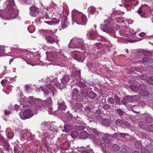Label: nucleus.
Masks as SVG:
<instances>
[{
    "label": "nucleus",
    "instance_id": "f257e3e1",
    "mask_svg": "<svg viewBox=\"0 0 153 153\" xmlns=\"http://www.w3.org/2000/svg\"><path fill=\"white\" fill-rule=\"evenodd\" d=\"M104 24H101L100 25V28L101 30L107 33H108L111 36H113L114 37H116L117 36L116 34V33H117L119 32L120 36H123V37H120L118 39V41L122 43H127V42L129 41L128 38L130 37L133 38L135 36V34L136 33V32H130V33H124L122 31H117L116 32H114L113 27L111 26L110 22L108 19L105 20L104 22Z\"/></svg>",
    "mask_w": 153,
    "mask_h": 153
},
{
    "label": "nucleus",
    "instance_id": "f03ea898",
    "mask_svg": "<svg viewBox=\"0 0 153 153\" xmlns=\"http://www.w3.org/2000/svg\"><path fill=\"white\" fill-rule=\"evenodd\" d=\"M72 16L73 19L78 24L84 25L87 22V19L86 16L77 10H72Z\"/></svg>",
    "mask_w": 153,
    "mask_h": 153
},
{
    "label": "nucleus",
    "instance_id": "7ed1b4c3",
    "mask_svg": "<svg viewBox=\"0 0 153 153\" xmlns=\"http://www.w3.org/2000/svg\"><path fill=\"white\" fill-rule=\"evenodd\" d=\"M84 45V42L82 39L74 38L71 40L68 45V48L73 49L80 48L84 50V49L83 46Z\"/></svg>",
    "mask_w": 153,
    "mask_h": 153
},
{
    "label": "nucleus",
    "instance_id": "20e7f679",
    "mask_svg": "<svg viewBox=\"0 0 153 153\" xmlns=\"http://www.w3.org/2000/svg\"><path fill=\"white\" fill-rule=\"evenodd\" d=\"M87 91L85 93L82 92L80 94L77 95L78 93V91L77 89L74 88L72 91V96L71 97V101L73 100H76L77 101H81L83 98V97H85L87 96Z\"/></svg>",
    "mask_w": 153,
    "mask_h": 153
},
{
    "label": "nucleus",
    "instance_id": "39448f33",
    "mask_svg": "<svg viewBox=\"0 0 153 153\" xmlns=\"http://www.w3.org/2000/svg\"><path fill=\"white\" fill-rule=\"evenodd\" d=\"M70 79V75L67 74H65L60 80L56 83V86L61 89L64 88L69 81Z\"/></svg>",
    "mask_w": 153,
    "mask_h": 153
},
{
    "label": "nucleus",
    "instance_id": "423d86ee",
    "mask_svg": "<svg viewBox=\"0 0 153 153\" xmlns=\"http://www.w3.org/2000/svg\"><path fill=\"white\" fill-rule=\"evenodd\" d=\"M45 104L49 106L52 105V99L50 97L47 98L45 101H42L40 100V101L39 102V105L35 106L36 107V110L37 111L43 110V109L45 107Z\"/></svg>",
    "mask_w": 153,
    "mask_h": 153
},
{
    "label": "nucleus",
    "instance_id": "0eeeda50",
    "mask_svg": "<svg viewBox=\"0 0 153 153\" xmlns=\"http://www.w3.org/2000/svg\"><path fill=\"white\" fill-rule=\"evenodd\" d=\"M42 125L44 126L42 131L43 134L45 137H47L48 136H49L53 134L54 132V130H52V128H50V124L48 122H43L42 123Z\"/></svg>",
    "mask_w": 153,
    "mask_h": 153
},
{
    "label": "nucleus",
    "instance_id": "6e6552de",
    "mask_svg": "<svg viewBox=\"0 0 153 153\" xmlns=\"http://www.w3.org/2000/svg\"><path fill=\"white\" fill-rule=\"evenodd\" d=\"M99 137L101 138L103 141L107 144L110 143L113 140L112 136L108 133H103L101 132Z\"/></svg>",
    "mask_w": 153,
    "mask_h": 153
},
{
    "label": "nucleus",
    "instance_id": "1a4fd4ad",
    "mask_svg": "<svg viewBox=\"0 0 153 153\" xmlns=\"http://www.w3.org/2000/svg\"><path fill=\"white\" fill-rule=\"evenodd\" d=\"M59 54L61 56H63L64 55L62 51H60L59 52H52L48 53L47 54V59L50 62L53 61L57 58V56H59Z\"/></svg>",
    "mask_w": 153,
    "mask_h": 153
},
{
    "label": "nucleus",
    "instance_id": "9d476101",
    "mask_svg": "<svg viewBox=\"0 0 153 153\" xmlns=\"http://www.w3.org/2000/svg\"><path fill=\"white\" fill-rule=\"evenodd\" d=\"M18 14V11L16 8H9L8 12L7 15V19L15 18Z\"/></svg>",
    "mask_w": 153,
    "mask_h": 153
},
{
    "label": "nucleus",
    "instance_id": "9b49d317",
    "mask_svg": "<svg viewBox=\"0 0 153 153\" xmlns=\"http://www.w3.org/2000/svg\"><path fill=\"white\" fill-rule=\"evenodd\" d=\"M34 115V113L30 109H27L24 111L20 115L21 118L23 120L29 118Z\"/></svg>",
    "mask_w": 153,
    "mask_h": 153
},
{
    "label": "nucleus",
    "instance_id": "f8f14e48",
    "mask_svg": "<svg viewBox=\"0 0 153 153\" xmlns=\"http://www.w3.org/2000/svg\"><path fill=\"white\" fill-rule=\"evenodd\" d=\"M137 12L142 18H147L150 16V12L143 10L141 7H140L139 10H137Z\"/></svg>",
    "mask_w": 153,
    "mask_h": 153
},
{
    "label": "nucleus",
    "instance_id": "ddd939ff",
    "mask_svg": "<svg viewBox=\"0 0 153 153\" xmlns=\"http://www.w3.org/2000/svg\"><path fill=\"white\" fill-rule=\"evenodd\" d=\"M87 54L88 53L86 52L84 54L82 53H75L74 55V58L78 62H82L85 60V55Z\"/></svg>",
    "mask_w": 153,
    "mask_h": 153
},
{
    "label": "nucleus",
    "instance_id": "4468645a",
    "mask_svg": "<svg viewBox=\"0 0 153 153\" xmlns=\"http://www.w3.org/2000/svg\"><path fill=\"white\" fill-rule=\"evenodd\" d=\"M30 13L33 17H36L39 13V8L36 6H32L30 8Z\"/></svg>",
    "mask_w": 153,
    "mask_h": 153
},
{
    "label": "nucleus",
    "instance_id": "2eb2a0df",
    "mask_svg": "<svg viewBox=\"0 0 153 153\" xmlns=\"http://www.w3.org/2000/svg\"><path fill=\"white\" fill-rule=\"evenodd\" d=\"M5 4L7 6V8H8V10H9V8H16V7L15 5V4L14 0H7L5 2Z\"/></svg>",
    "mask_w": 153,
    "mask_h": 153
},
{
    "label": "nucleus",
    "instance_id": "dca6fc26",
    "mask_svg": "<svg viewBox=\"0 0 153 153\" xmlns=\"http://www.w3.org/2000/svg\"><path fill=\"white\" fill-rule=\"evenodd\" d=\"M58 105V110H60L65 114V113L64 111H65V110L66 108V106L65 105V102H60L58 101L57 103Z\"/></svg>",
    "mask_w": 153,
    "mask_h": 153
},
{
    "label": "nucleus",
    "instance_id": "f3484780",
    "mask_svg": "<svg viewBox=\"0 0 153 153\" xmlns=\"http://www.w3.org/2000/svg\"><path fill=\"white\" fill-rule=\"evenodd\" d=\"M0 145L4 147L6 150H9V145L3 137L0 138Z\"/></svg>",
    "mask_w": 153,
    "mask_h": 153
},
{
    "label": "nucleus",
    "instance_id": "a211bd4d",
    "mask_svg": "<svg viewBox=\"0 0 153 153\" xmlns=\"http://www.w3.org/2000/svg\"><path fill=\"white\" fill-rule=\"evenodd\" d=\"M61 27L63 29L66 28L69 25L67 21V18L66 17L61 18Z\"/></svg>",
    "mask_w": 153,
    "mask_h": 153
},
{
    "label": "nucleus",
    "instance_id": "6ab92c4d",
    "mask_svg": "<svg viewBox=\"0 0 153 153\" xmlns=\"http://www.w3.org/2000/svg\"><path fill=\"white\" fill-rule=\"evenodd\" d=\"M39 101H40L39 99H37V100H36V99H35L33 97L30 96L28 98V102L30 105H33L37 102L39 103Z\"/></svg>",
    "mask_w": 153,
    "mask_h": 153
},
{
    "label": "nucleus",
    "instance_id": "aec40b11",
    "mask_svg": "<svg viewBox=\"0 0 153 153\" xmlns=\"http://www.w3.org/2000/svg\"><path fill=\"white\" fill-rule=\"evenodd\" d=\"M39 89L43 91L45 94V96L50 97L52 96L53 95V93L51 90H50L49 91L47 89L43 90V89L41 87H40Z\"/></svg>",
    "mask_w": 153,
    "mask_h": 153
},
{
    "label": "nucleus",
    "instance_id": "412c9836",
    "mask_svg": "<svg viewBox=\"0 0 153 153\" xmlns=\"http://www.w3.org/2000/svg\"><path fill=\"white\" fill-rule=\"evenodd\" d=\"M135 1V0H125L124 3L125 7H126L131 6L132 4H134V2Z\"/></svg>",
    "mask_w": 153,
    "mask_h": 153
},
{
    "label": "nucleus",
    "instance_id": "4be33fe9",
    "mask_svg": "<svg viewBox=\"0 0 153 153\" xmlns=\"http://www.w3.org/2000/svg\"><path fill=\"white\" fill-rule=\"evenodd\" d=\"M87 130L88 131L91 133H94L98 137H99L101 132L97 131L96 128H91L88 127L87 128Z\"/></svg>",
    "mask_w": 153,
    "mask_h": 153
},
{
    "label": "nucleus",
    "instance_id": "5701e85b",
    "mask_svg": "<svg viewBox=\"0 0 153 153\" xmlns=\"http://www.w3.org/2000/svg\"><path fill=\"white\" fill-rule=\"evenodd\" d=\"M104 45L107 48L111 47L112 46V44L110 41L106 38H104L102 41Z\"/></svg>",
    "mask_w": 153,
    "mask_h": 153
},
{
    "label": "nucleus",
    "instance_id": "b1692460",
    "mask_svg": "<svg viewBox=\"0 0 153 153\" xmlns=\"http://www.w3.org/2000/svg\"><path fill=\"white\" fill-rule=\"evenodd\" d=\"M131 101V97L130 96H128L123 98L122 101H121L122 104H126L128 103Z\"/></svg>",
    "mask_w": 153,
    "mask_h": 153
},
{
    "label": "nucleus",
    "instance_id": "393cba45",
    "mask_svg": "<svg viewBox=\"0 0 153 153\" xmlns=\"http://www.w3.org/2000/svg\"><path fill=\"white\" fill-rule=\"evenodd\" d=\"M72 129L73 127L71 125L65 124L64 125V129H62V131L67 132L71 130Z\"/></svg>",
    "mask_w": 153,
    "mask_h": 153
},
{
    "label": "nucleus",
    "instance_id": "a878e982",
    "mask_svg": "<svg viewBox=\"0 0 153 153\" xmlns=\"http://www.w3.org/2000/svg\"><path fill=\"white\" fill-rule=\"evenodd\" d=\"M97 33L96 32L91 33L90 31H89L87 34V37L89 38L92 39H95V37Z\"/></svg>",
    "mask_w": 153,
    "mask_h": 153
},
{
    "label": "nucleus",
    "instance_id": "bb28decb",
    "mask_svg": "<svg viewBox=\"0 0 153 153\" xmlns=\"http://www.w3.org/2000/svg\"><path fill=\"white\" fill-rule=\"evenodd\" d=\"M19 1L22 4H32L34 3L33 0H19Z\"/></svg>",
    "mask_w": 153,
    "mask_h": 153
},
{
    "label": "nucleus",
    "instance_id": "cd10ccee",
    "mask_svg": "<svg viewBox=\"0 0 153 153\" xmlns=\"http://www.w3.org/2000/svg\"><path fill=\"white\" fill-rule=\"evenodd\" d=\"M88 136V133L86 131L81 132L79 134V137L81 139H85Z\"/></svg>",
    "mask_w": 153,
    "mask_h": 153
},
{
    "label": "nucleus",
    "instance_id": "c85d7f7f",
    "mask_svg": "<svg viewBox=\"0 0 153 153\" xmlns=\"http://www.w3.org/2000/svg\"><path fill=\"white\" fill-rule=\"evenodd\" d=\"M44 22L50 25H55L58 24L59 22V20L55 21L54 20H51L49 21H44Z\"/></svg>",
    "mask_w": 153,
    "mask_h": 153
},
{
    "label": "nucleus",
    "instance_id": "c756f323",
    "mask_svg": "<svg viewBox=\"0 0 153 153\" xmlns=\"http://www.w3.org/2000/svg\"><path fill=\"white\" fill-rule=\"evenodd\" d=\"M45 39L48 42L51 43H53L55 41L54 39L50 36H46Z\"/></svg>",
    "mask_w": 153,
    "mask_h": 153
},
{
    "label": "nucleus",
    "instance_id": "7c9ffc66",
    "mask_svg": "<svg viewBox=\"0 0 153 153\" xmlns=\"http://www.w3.org/2000/svg\"><path fill=\"white\" fill-rule=\"evenodd\" d=\"M139 94L143 97L147 96L149 94L148 91L146 90H142L139 92Z\"/></svg>",
    "mask_w": 153,
    "mask_h": 153
},
{
    "label": "nucleus",
    "instance_id": "2f4dec72",
    "mask_svg": "<svg viewBox=\"0 0 153 153\" xmlns=\"http://www.w3.org/2000/svg\"><path fill=\"white\" fill-rule=\"evenodd\" d=\"M145 120L148 123H151L152 121V118L151 116L149 115H147L145 118Z\"/></svg>",
    "mask_w": 153,
    "mask_h": 153
},
{
    "label": "nucleus",
    "instance_id": "473e14b6",
    "mask_svg": "<svg viewBox=\"0 0 153 153\" xmlns=\"http://www.w3.org/2000/svg\"><path fill=\"white\" fill-rule=\"evenodd\" d=\"M73 117V115L70 114L68 111H67L65 116V118L68 121L71 120Z\"/></svg>",
    "mask_w": 153,
    "mask_h": 153
},
{
    "label": "nucleus",
    "instance_id": "72a5a7b5",
    "mask_svg": "<svg viewBox=\"0 0 153 153\" xmlns=\"http://www.w3.org/2000/svg\"><path fill=\"white\" fill-rule=\"evenodd\" d=\"M88 12L91 14H93L95 12V8L93 6L89 7L88 9Z\"/></svg>",
    "mask_w": 153,
    "mask_h": 153
},
{
    "label": "nucleus",
    "instance_id": "f704fd0d",
    "mask_svg": "<svg viewBox=\"0 0 153 153\" xmlns=\"http://www.w3.org/2000/svg\"><path fill=\"white\" fill-rule=\"evenodd\" d=\"M85 127L84 126V125H82L81 126H75L74 128L76 130H79V131H81L83 130L85 128Z\"/></svg>",
    "mask_w": 153,
    "mask_h": 153
},
{
    "label": "nucleus",
    "instance_id": "c9c22d12",
    "mask_svg": "<svg viewBox=\"0 0 153 153\" xmlns=\"http://www.w3.org/2000/svg\"><path fill=\"white\" fill-rule=\"evenodd\" d=\"M56 4L53 2H51L49 5V7H46V9L48 10V7L50 9H53L56 8Z\"/></svg>",
    "mask_w": 153,
    "mask_h": 153
},
{
    "label": "nucleus",
    "instance_id": "e433bc0d",
    "mask_svg": "<svg viewBox=\"0 0 153 153\" xmlns=\"http://www.w3.org/2000/svg\"><path fill=\"white\" fill-rule=\"evenodd\" d=\"M126 19L121 17H118L116 19L117 21L120 23H123L126 21Z\"/></svg>",
    "mask_w": 153,
    "mask_h": 153
},
{
    "label": "nucleus",
    "instance_id": "4c0bfd02",
    "mask_svg": "<svg viewBox=\"0 0 153 153\" xmlns=\"http://www.w3.org/2000/svg\"><path fill=\"white\" fill-rule=\"evenodd\" d=\"M79 133L75 131H72L71 133V136L73 138L77 137Z\"/></svg>",
    "mask_w": 153,
    "mask_h": 153
},
{
    "label": "nucleus",
    "instance_id": "58836bf2",
    "mask_svg": "<svg viewBox=\"0 0 153 153\" xmlns=\"http://www.w3.org/2000/svg\"><path fill=\"white\" fill-rule=\"evenodd\" d=\"M95 94L92 91L89 94L88 97L90 99H92L95 97Z\"/></svg>",
    "mask_w": 153,
    "mask_h": 153
},
{
    "label": "nucleus",
    "instance_id": "ea45409f",
    "mask_svg": "<svg viewBox=\"0 0 153 153\" xmlns=\"http://www.w3.org/2000/svg\"><path fill=\"white\" fill-rule=\"evenodd\" d=\"M130 88L134 92L139 91V88L137 86H135L134 85H131L130 86Z\"/></svg>",
    "mask_w": 153,
    "mask_h": 153
},
{
    "label": "nucleus",
    "instance_id": "a19ab883",
    "mask_svg": "<svg viewBox=\"0 0 153 153\" xmlns=\"http://www.w3.org/2000/svg\"><path fill=\"white\" fill-rule=\"evenodd\" d=\"M26 136L27 140H30L32 139V134L30 132L26 131Z\"/></svg>",
    "mask_w": 153,
    "mask_h": 153
},
{
    "label": "nucleus",
    "instance_id": "79ce46f5",
    "mask_svg": "<svg viewBox=\"0 0 153 153\" xmlns=\"http://www.w3.org/2000/svg\"><path fill=\"white\" fill-rule=\"evenodd\" d=\"M12 108H10V106L9 107V109L10 110H13L14 109H15L16 110V111H17L19 109V106L16 105L14 106H12Z\"/></svg>",
    "mask_w": 153,
    "mask_h": 153
},
{
    "label": "nucleus",
    "instance_id": "37998d69",
    "mask_svg": "<svg viewBox=\"0 0 153 153\" xmlns=\"http://www.w3.org/2000/svg\"><path fill=\"white\" fill-rule=\"evenodd\" d=\"M140 99V97L138 95H134L131 97V101H136Z\"/></svg>",
    "mask_w": 153,
    "mask_h": 153
},
{
    "label": "nucleus",
    "instance_id": "c03bdc74",
    "mask_svg": "<svg viewBox=\"0 0 153 153\" xmlns=\"http://www.w3.org/2000/svg\"><path fill=\"white\" fill-rule=\"evenodd\" d=\"M34 27L33 26H29L28 27V30L29 32L31 33H33L34 31Z\"/></svg>",
    "mask_w": 153,
    "mask_h": 153
},
{
    "label": "nucleus",
    "instance_id": "a18cd8bd",
    "mask_svg": "<svg viewBox=\"0 0 153 153\" xmlns=\"http://www.w3.org/2000/svg\"><path fill=\"white\" fill-rule=\"evenodd\" d=\"M139 108V106L138 105H134L132 106L131 108L132 111L135 113H137L138 111H135V109H137Z\"/></svg>",
    "mask_w": 153,
    "mask_h": 153
},
{
    "label": "nucleus",
    "instance_id": "49530a36",
    "mask_svg": "<svg viewBox=\"0 0 153 153\" xmlns=\"http://www.w3.org/2000/svg\"><path fill=\"white\" fill-rule=\"evenodd\" d=\"M44 18H45L47 19H50V18L49 16H48L47 14H46L43 18H40L39 19V22H42V21L43 19Z\"/></svg>",
    "mask_w": 153,
    "mask_h": 153
},
{
    "label": "nucleus",
    "instance_id": "de8ad7c7",
    "mask_svg": "<svg viewBox=\"0 0 153 153\" xmlns=\"http://www.w3.org/2000/svg\"><path fill=\"white\" fill-rule=\"evenodd\" d=\"M97 40L100 41L102 40V36L99 34H97V33L96 34V37H95V39Z\"/></svg>",
    "mask_w": 153,
    "mask_h": 153
},
{
    "label": "nucleus",
    "instance_id": "09e8293b",
    "mask_svg": "<svg viewBox=\"0 0 153 153\" xmlns=\"http://www.w3.org/2000/svg\"><path fill=\"white\" fill-rule=\"evenodd\" d=\"M149 59L148 57H145L143 58V60L142 63H143L144 65H145V63H148L149 62Z\"/></svg>",
    "mask_w": 153,
    "mask_h": 153
},
{
    "label": "nucleus",
    "instance_id": "8fccbe9b",
    "mask_svg": "<svg viewBox=\"0 0 153 153\" xmlns=\"http://www.w3.org/2000/svg\"><path fill=\"white\" fill-rule=\"evenodd\" d=\"M139 91L143 90L145 88V85L143 84H141L139 85Z\"/></svg>",
    "mask_w": 153,
    "mask_h": 153
},
{
    "label": "nucleus",
    "instance_id": "3c124183",
    "mask_svg": "<svg viewBox=\"0 0 153 153\" xmlns=\"http://www.w3.org/2000/svg\"><path fill=\"white\" fill-rule=\"evenodd\" d=\"M117 111L120 116H122L123 115L124 113V112L120 109H117Z\"/></svg>",
    "mask_w": 153,
    "mask_h": 153
},
{
    "label": "nucleus",
    "instance_id": "603ef678",
    "mask_svg": "<svg viewBox=\"0 0 153 153\" xmlns=\"http://www.w3.org/2000/svg\"><path fill=\"white\" fill-rule=\"evenodd\" d=\"M147 82L152 85H153V76H151L147 81Z\"/></svg>",
    "mask_w": 153,
    "mask_h": 153
},
{
    "label": "nucleus",
    "instance_id": "864d4df0",
    "mask_svg": "<svg viewBox=\"0 0 153 153\" xmlns=\"http://www.w3.org/2000/svg\"><path fill=\"white\" fill-rule=\"evenodd\" d=\"M119 149V146L116 144H114L112 147V149L114 151L118 150Z\"/></svg>",
    "mask_w": 153,
    "mask_h": 153
},
{
    "label": "nucleus",
    "instance_id": "5fc2aeb1",
    "mask_svg": "<svg viewBox=\"0 0 153 153\" xmlns=\"http://www.w3.org/2000/svg\"><path fill=\"white\" fill-rule=\"evenodd\" d=\"M122 123V121L120 119H118L116 121V125L119 126H120Z\"/></svg>",
    "mask_w": 153,
    "mask_h": 153
},
{
    "label": "nucleus",
    "instance_id": "6e6d98bb",
    "mask_svg": "<svg viewBox=\"0 0 153 153\" xmlns=\"http://www.w3.org/2000/svg\"><path fill=\"white\" fill-rule=\"evenodd\" d=\"M29 56H30L29 55H27V57L28 59V60L31 62H34L36 61V60L35 59L33 58H32V57L30 58L29 57Z\"/></svg>",
    "mask_w": 153,
    "mask_h": 153
},
{
    "label": "nucleus",
    "instance_id": "4d7b16f0",
    "mask_svg": "<svg viewBox=\"0 0 153 153\" xmlns=\"http://www.w3.org/2000/svg\"><path fill=\"white\" fill-rule=\"evenodd\" d=\"M115 99V102L116 104H120V98L117 96H114Z\"/></svg>",
    "mask_w": 153,
    "mask_h": 153
},
{
    "label": "nucleus",
    "instance_id": "13d9d810",
    "mask_svg": "<svg viewBox=\"0 0 153 153\" xmlns=\"http://www.w3.org/2000/svg\"><path fill=\"white\" fill-rule=\"evenodd\" d=\"M75 125H76L75 126H82V125H85L83 123L81 122L80 121L78 122V121H77V122H76L75 123Z\"/></svg>",
    "mask_w": 153,
    "mask_h": 153
},
{
    "label": "nucleus",
    "instance_id": "bf43d9fd",
    "mask_svg": "<svg viewBox=\"0 0 153 153\" xmlns=\"http://www.w3.org/2000/svg\"><path fill=\"white\" fill-rule=\"evenodd\" d=\"M108 101L111 104H113L114 102V99L112 97H109Z\"/></svg>",
    "mask_w": 153,
    "mask_h": 153
},
{
    "label": "nucleus",
    "instance_id": "052dcab7",
    "mask_svg": "<svg viewBox=\"0 0 153 153\" xmlns=\"http://www.w3.org/2000/svg\"><path fill=\"white\" fill-rule=\"evenodd\" d=\"M7 134H8V135H7V136L9 138H11L13 137V134L12 132H8L7 131Z\"/></svg>",
    "mask_w": 153,
    "mask_h": 153
},
{
    "label": "nucleus",
    "instance_id": "680f3d73",
    "mask_svg": "<svg viewBox=\"0 0 153 153\" xmlns=\"http://www.w3.org/2000/svg\"><path fill=\"white\" fill-rule=\"evenodd\" d=\"M79 149H78V151L80 152H81L82 153H88V152H86L83 151L84 149H85V147L83 146L81 147L80 148H79Z\"/></svg>",
    "mask_w": 153,
    "mask_h": 153
},
{
    "label": "nucleus",
    "instance_id": "e2e57ef3",
    "mask_svg": "<svg viewBox=\"0 0 153 153\" xmlns=\"http://www.w3.org/2000/svg\"><path fill=\"white\" fill-rule=\"evenodd\" d=\"M22 140H27V137L26 136V131L22 135Z\"/></svg>",
    "mask_w": 153,
    "mask_h": 153
},
{
    "label": "nucleus",
    "instance_id": "0e129e2a",
    "mask_svg": "<svg viewBox=\"0 0 153 153\" xmlns=\"http://www.w3.org/2000/svg\"><path fill=\"white\" fill-rule=\"evenodd\" d=\"M140 77L142 79L145 80L147 79V76L146 75L142 74L140 76Z\"/></svg>",
    "mask_w": 153,
    "mask_h": 153
},
{
    "label": "nucleus",
    "instance_id": "69168bd1",
    "mask_svg": "<svg viewBox=\"0 0 153 153\" xmlns=\"http://www.w3.org/2000/svg\"><path fill=\"white\" fill-rule=\"evenodd\" d=\"M135 68H132L130 71H129V73L131 74H134L135 73Z\"/></svg>",
    "mask_w": 153,
    "mask_h": 153
},
{
    "label": "nucleus",
    "instance_id": "338daca9",
    "mask_svg": "<svg viewBox=\"0 0 153 153\" xmlns=\"http://www.w3.org/2000/svg\"><path fill=\"white\" fill-rule=\"evenodd\" d=\"M85 111L87 113L91 111L90 108L88 106L86 107L85 108Z\"/></svg>",
    "mask_w": 153,
    "mask_h": 153
},
{
    "label": "nucleus",
    "instance_id": "774afa93",
    "mask_svg": "<svg viewBox=\"0 0 153 153\" xmlns=\"http://www.w3.org/2000/svg\"><path fill=\"white\" fill-rule=\"evenodd\" d=\"M7 79H4L2 80L1 82V83L3 86H4L5 85V83L7 81Z\"/></svg>",
    "mask_w": 153,
    "mask_h": 153
}]
</instances>
